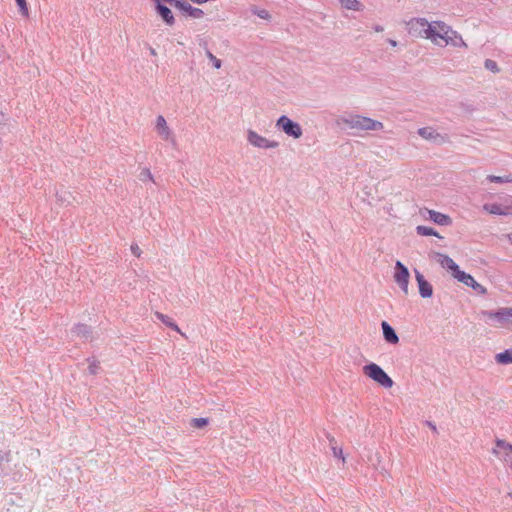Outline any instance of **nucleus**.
Listing matches in <instances>:
<instances>
[{
    "label": "nucleus",
    "mask_w": 512,
    "mask_h": 512,
    "mask_svg": "<svg viewBox=\"0 0 512 512\" xmlns=\"http://www.w3.org/2000/svg\"><path fill=\"white\" fill-rule=\"evenodd\" d=\"M22 16H29V9L26 0H15Z\"/></svg>",
    "instance_id": "obj_34"
},
{
    "label": "nucleus",
    "mask_w": 512,
    "mask_h": 512,
    "mask_svg": "<svg viewBox=\"0 0 512 512\" xmlns=\"http://www.w3.org/2000/svg\"><path fill=\"white\" fill-rule=\"evenodd\" d=\"M508 496L512 499V492L508 493Z\"/></svg>",
    "instance_id": "obj_43"
},
{
    "label": "nucleus",
    "mask_w": 512,
    "mask_h": 512,
    "mask_svg": "<svg viewBox=\"0 0 512 512\" xmlns=\"http://www.w3.org/2000/svg\"><path fill=\"white\" fill-rule=\"evenodd\" d=\"M381 327L385 341L393 345L398 344L399 337L394 328L386 321H382Z\"/></svg>",
    "instance_id": "obj_15"
},
{
    "label": "nucleus",
    "mask_w": 512,
    "mask_h": 512,
    "mask_svg": "<svg viewBox=\"0 0 512 512\" xmlns=\"http://www.w3.org/2000/svg\"><path fill=\"white\" fill-rule=\"evenodd\" d=\"M498 364L506 365L512 363V347L495 355Z\"/></svg>",
    "instance_id": "obj_20"
},
{
    "label": "nucleus",
    "mask_w": 512,
    "mask_h": 512,
    "mask_svg": "<svg viewBox=\"0 0 512 512\" xmlns=\"http://www.w3.org/2000/svg\"><path fill=\"white\" fill-rule=\"evenodd\" d=\"M156 316L159 320H161V322L163 324H165L166 326L170 327L171 329H173L177 332H180L178 325L169 316L164 315L160 312H156Z\"/></svg>",
    "instance_id": "obj_23"
},
{
    "label": "nucleus",
    "mask_w": 512,
    "mask_h": 512,
    "mask_svg": "<svg viewBox=\"0 0 512 512\" xmlns=\"http://www.w3.org/2000/svg\"><path fill=\"white\" fill-rule=\"evenodd\" d=\"M425 424L432 430L433 433L438 434L436 425L431 421H426Z\"/></svg>",
    "instance_id": "obj_37"
},
{
    "label": "nucleus",
    "mask_w": 512,
    "mask_h": 512,
    "mask_svg": "<svg viewBox=\"0 0 512 512\" xmlns=\"http://www.w3.org/2000/svg\"><path fill=\"white\" fill-rule=\"evenodd\" d=\"M484 67L495 74L500 72L497 62L492 59H486L484 61Z\"/></svg>",
    "instance_id": "obj_30"
},
{
    "label": "nucleus",
    "mask_w": 512,
    "mask_h": 512,
    "mask_svg": "<svg viewBox=\"0 0 512 512\" xmlns=\"http://www.w3.org/2000/svg\"><path fill=\"white\" fill-rule=\"evenodd\" d=\"M509 240L511 241L512 243V233L509 235Z\"/></svg>",
    "instance_id": "obj_42"
},
{
    "label": "nucleus",
    "mask_w": 512,
    "mask_h": 512,
    "mask_svg": "<svg viewBox=\"0 0 512 512\" xmlns=\"http://www.w3.org/2000/svg\"><path fill=\"white\" fill-rule=\"evenodd\" d=\"M480 315L499 323L501 326L512 324V308L510 307L500 308L497 311L482 310Z\"/></svg>",
    "instance_id": "obj_5"
},
{
    "label": "nucleus",
    "mask_w": 512,
    "mask_h": 512,
    "mask_svg": "<svg viewBox=\"0 0 512 512\" xmlns=\"http://www.w3.org/2000/svg\"><path fill=\"white\" fill-rule=\"evenodd\" d=\"M452 276L457 279L459 282L461 283H465L469 280V277L471 276V274L469 273H466L462 270H460L459 266L456 268V270H454L452 272Z\"/></svg>",
    "instance_id": "obj_27"
},
{
    "label": "nucleus",
    "mask_w": 512,
    "mask_h": 512,
    "mask_svg": "<svg viewBox=\"0 0 512 512\" xmlns=\"http://www.w3.org/2000/svg\"><path fill=\"white\" fill-rule=\"evenodd\" d=\"M418 134L424 139H434L439 134L431 127H423L418 130Z\"/></svg>",
    "instance_id": "obj_25"
},
{
    "label": "nucleus",
    "mask_w": 512,
    "mask_h": 512,
    "mask_svg": "<svg viewBox=\"0 0 512 512\" xmlns=\"http://www.w3.org/2000/svg\"><path fill=\"white\" fill-rule=\"evenodd\" d=\"M251 12L258 16L261 19L269 20L271 18L270 13L265 9H258L257 7H252Z\"/></svg>",
    "instance_id": "obj_31"
},
{
    "label": "nucleus",
    "mask_w": 512,
    "mask_h": 512,
    "mask_svg": "<svg viewBox=\"0 0 512 512\" xmlns=\"http://www.w3.org/2000/svg\"><path fill=\"white\" fill-rule=\"evenodd\" d=\"M408 33L414 37H433L431 24L425 18H413L407 23Z\"/></svg>",
    "instance_id": "obj_4"
},
{
    "label": "nucleus",
    "mask_w": 512,
    "mask_h": 512,
    "mask_svg": "<svg viewBox=\"0 0 512 512\" xmlns=\"http://www.w3.org/2000/svg\"><path fill=\"white\" fill-rule=\"evenodd\" d=\"M464 285L471 287L476 293L480 295H485L487 293V289L478 283L472 275L469 277V280L464 283Z\"/></svg>",
    "instance_id": "obj_21"
},
{
    "label": "nucleus",
    "mask_w": 512,
    "mask_h": 512,
    "mask_svg": "<svg viewBox=\"0 0 512 512\" xmlns=\"http://www.w3.org/2000/svg\"><path fill=\"white\" fill-rule=\"evenodd\" d=\"M431 24L433 37H428L434 44L445 46L451 44L455 47H467V44L456 31L442 21H434Z\"/></svg>",
    "instance_id": "obj_1"
},
{
    "label": "nucleus",
    "mask_w": 512,
    "mask_h": 512,
    "mask_svg": "<svg viewBox=\"0 0 512 512\" xmlns=\"http://www.w3.org/2000/svg\"><path fill=\"white\" fill-rule=\"evenodd\" d=\"M206 55L216 69L221 68L222 62L220 59H218L216 56H214L209 50L206 51Z\"/></svg>",
    "instance_id": "obj_35"
},
{
    "label": "nucleus",
    "mask_w": 512,
    "mask_h": 512,
    "mask_svg": "<svg viewBox=\"0 0 512 512\" xmlns=\"http://www.w3.org/2000/svg\"><path fill=\"white\" fill-rule=\"evenodd\" d=\"M156 130L163 140L170 141L173 145L176 144L175 137L162 115H159L156 119Z\"/></svg>",
    "instance_id": "obj_12"
},
{
    "label": "nucleus",
    "mask_w": 512,
    "mask_h": 512,
    "mask_svg": "<svg viewBox=\"0 0 512 512\" xmlns=\"http://www.w3.org/2000/svg\"><path fill=\"white\" fill-rule=\"evenodd\" d=\"M342 122L352 129L364 131H378L382 130L384 127L382 122L358 114L343 117Z\"/></svg>",
    "instance_id": "obj_2"
},
{
    "label": "nucleus",
    "mask_w": 512,
    "mask_h": 512,
    "mask_svg": "<svg viewBox=\"0 0 512 512\" xmlns=\"http://www.w3.org/2000/svg\"><path fill=\"white\" fill-rule=\"evenodd\" d=\"M483 209L493 215H512V202L507 205L498 203L485 204Z\"/></svg>",
    "instance_id": "obj_14"
},
{
    "label": "nucleus",
    "mask_w": 512,
    "mask_h": 512,
    "mask_svg": "<svg viewBox=\"0 0 512 512\" xmlns=\"http://www.w3.org/2000/svg\"><path fill=\"white\" fill-rule=\"evenodd\" d=\"M366 376L384 388H391L394 384L392 378L377 364L369 363L363 367Z\"/></svg>",
    "instance_id": "obj_3"
},
{
    "label": "nucleus",
    "mask_w": 512,
    "mask_h": 512,
    "mask_svg": "<svg viewBox=\"0 0 512 512\" xmlns=\"http://www.w3.org/2000/svg\"><path fill=\"white\" fill-rule=\"evenodd\" d=\"M155 4V9L162 20L168 25L173 26L175 24V18L172 11L166 5L169 4L174 7V0H152Z\"/></svg>",
    "instance_id": "obj_8"
},
{
    "label": "nucleus",
    "mask_w": 512,
    "mask_h": 512,
    "mask_svg": "<svg viewBox=\"0 0 512 512\" xmlns=\"http://www.w3.org/2000/svg\"><path fill=\"white\" fill-rule=\"evenodd\" d=\"M437 257V261L439 262V264L443 268L450 270L451 273L458 267V264H456L455 261L446 254L437 253Z\"/></svg>",
    "instance_id": "obj_18"
},
{
    "label": "nucleus",
    "mask_w": 512,
    "mask_h": 512,
    "mask_svg": "<svg viewBox=\"0 0 512 512\" xmlns=\"http://www.w3.org/2000/svg\"><path fill=\"white\" fill-rule=\"evenodd\" d=\"M429 218L436 224L448 226L452 223L450 216L435 210H428Z\"/></svg>",
    "instance_id": "obj_16"
},
{
    "label": "nucleus",
    "mask_w": 512,
    "mask_h": 512,
    "mask_svg": "<svg viewBox=\"0 0 512 512\" xmlns=\"http://www.w3.org/2000/svg\"><path fill=\"white\" fill-rule=\"evenodd\" d=\"M329 442L331 444V450H332V453H333V456L339 460H341L343 463L345 462V457L343 455V450L341 447H337L335 445L336 441H335V438L333 436L329 437Z\"/></svg>",
    "instance_id": "obj_24"
},
{
    "label": "nucleus",
    "mask_w": 512,
    "mask_h": 512,
    "mask_svg": "<svg viewBox=\"0 0 512 512\" xmlns=\"http://www.w3.org/2000/svg\"><path fill=\"white\" fill-rule=\"evenodd\" d=\"M209 419L208 418H192L190 421V425L194 428H203L204 426L208 425Z\"/></svg>",
    "instance_id": "obj_32"
},
{
    "label": "nucleus",
    "mask_w": 512,
    "mask_h": 512,
    "mask_svg": "<svg viewBox=\"0 0 512 512\" xmlns=\"http://www.w3.org/2000/svg\"><path fill=\"white\" fill-rule=\"evenodd\" d=\"M409 277L408 268L401 261H397L395 264L394 280L405 295L408 294Z\"/></svg>",
    "instance_id": "obj_9"
},
{
    "label": "nucleus",
    "mask_w": 512,
    "mask_h": 512,
    "mask_svg": "<svg viewBox=\"0 0 512 512\" xmlns=\"http://www.w3.org/2000/svg\"><path fill=\"white\" fill-rule=\"evenodd\" d=\"M416 232L418 235H421V236H436L438 238H441L439 236L438 232L434 228L424 226V225L417 226Z\"/></svg>",
    "instance_id": "obj_22"
},
{
    "label": "nucleus",
    "mask_w": 512,
    "mask_h": 512,
    "mask_svg": "<svg viewBox=\"0 0 512 512\" xmlns=\"http://www.w3.org/2000/svg\"><path fill=\"white\" fill-rule=\"evenodd\" d=\"M415 279L418 284L419 294L422 298H430L433 295V287L417 269L414 270Z\"/></svg>",
    "instance_id": "obj_13"
},
{
    "label": "nucleus",
    "mask_w": 512,
    "mask_h": 512,
    "mask_svg": "<svg viewBox=\"0 0 512 512\" xmlns=\"http://www.w3.org/2000/svg\"><path fill=\"white\" fill-rule=\"evenodd\" d=\"M343 7L349 10L358 11L360 9V2L358 0H340Z\"/></svg>",
    "instance_id": "obj_28"
},
{
    "label": "nucleus",
    "mask_w": 512,
    "mask_h": 512,
    "mask_svg": "<svg viewBox=\"0 0 512 512\" xmlns=\"http://www.w3.org/2000/svg\"><path fill=\"white\" fill-rule=\"evenodd\" d=\"M489 182L494 183H512V175H506V176H495V175H488L486 178Z\"/></svg>",
    "instance_id": "obj_26"
},
{
    "label": "nucleus",
    "mask_w": 512,
    "mask_h": 512,
    "mask_svg": "<svg viewBox=\"0 0 512 512\" xmlns=\"http://www.w3.org/2000/svg\"><path fill=\"white\" fill-rule=\"evenodd\" d=\"M87 362L89 363L88 371L91 375H96L100 369V363L95 358H87Z\"/></svg>",
    "instance_id": "obj_29"
},
{
    "label": "nucleus",
    "mask_w": 512,
    "mask_h": 512,
    "mask_svg": "<svg viewBox=\"0 0 512 512\" xmlns=\"http://www.w3.org/2000/svg\"><path fill=\"white\" fill-rule=\"evenodd\" d=\"M131 252L134 256H136L138 258L141 256V253H142L140 247L137 244L131 245Z\"/></svg>",
    "instance_id": "obj_36"
},
{
    "label": "nucleus",
    "mask_w": 512,
    "mask_h": 512,
    "mask_svg": "<svg viewBox=\"0 0 512 512\" xmlns=\"http://www.w3.org/2000/svg\"><path fill=\"white\" fill-rule=\"evenodd\" d=\"M391 45L395 46L396 45V42L395 41H391Z\"/></svg>",
    "instance_id": "obj_41"
},
{
    "label": "nucleus",
    "mask_w": 512,
    "mask_h": 512,
    "mask_svg": "<svg viewBox=\"0 0 512 512\" xmlns=\"http://www.w3.org/2000/svg\"><path fill=\"white\" fill-rule=\"evenodd\" d=\"M492 452L499 459L503 460L507 466L512 468V444L505 440L497 439Z\"/></svg>",
    "instance_id": "obj_7"
},
{
    "label": "nucleus",
    "mask_w": 512,
    "mask_h": 512,
    "mask_svg": "<svg viewBox=\"0 0 512 512\" xmlns=\"http://www.w3.org/2000/svg\"><path fill=\"white\" fill-rule=\"evenodd\" d=\"M139 179L142 181V182H146V181H152L154 182V178H153V175L150 171L149 168H143L139 174Z\"/></svg>",
    "instance_id": "obj_33"
},
{
    "label": "nucleus",
    "mask_w": 512,
    "mask_h": 512,
    "mask_svg": "<svg viewBox=\"0 0 512 512\" xmlns=\"http://www.w3.org/2000/svg\"><path fill=\"white\" fill-rule=\"evenodd\" d=\"M451 39L454 41V42H460L458 38H456L454 35H451Z\"/></svg>",
    "instance_id": "obj_39"
},
{
    "label": "nucleus",
    "mask_w": 512,
    "mask_h": 512,
    "mask_svg": "<svg viewBox=\"0 0 512 512\" xmlns=\"http://www.w3.org/2000/svg\"><path fill=\"white\" fill-rule=\"evenodd\" d=\"M276 127L281 129L286 135L298 139L302 136V128L299 123L291 120L289 117L282 115L276 122Z\"/></svg>",
    "instance_id": "obj_6"
},
{
    "label": "nucleus",
    "mask_w": 512,
    "mask_h": 512,
    "mask_svg": "<svg viewBox=\"0 0 512 512\" xmlns=\"http://www.w3.org/2000/svg\"><path fill=\"white\" fill-rule=\"evenodd\" d=\"M375 31H377V32H381V31H383V27H382V26L377 25V26L375 27Z\"/></svg>",
    "instance_id": "obj_38"
},
{
    "label": "nucleus",
    "mask_w": 512,
    "mask_h": 512,
    "mask_svg": "<svg viewBox=\"0 0 512 512\" xmlns=\"http://www.w3.org/2000/svg\"><path fill=\"white\" fill-rule=\"evenodd\" d=\"M56 199L60 205H69L71 200L73 199L72 193L65 189H60L56 191Z\"/></svg>",
    "instance_id": "obj_19"
},
{
    "label": "nucleus",
    "mask_w": 512,
    "mask_h": 512,
    "mask_svg": "<svg viewBox=\"0 0 512 512\" xmlns=\"http://www.w3.org/2000/svg\"><path fill=\"white\" fill-rule=\"evenodd\" d=\"M72 332L79 338L88 340L92 335V329L89 325L84 323H78L72 328Z\"/></svg>",
    "instance_id": "obj_17"
},
{
    "label": "nucleus",
    "mask_w": 512,
    "mask_h": 512,
    "mask_svg": "<svg viewBox=\"0 0 512 512\" xmlns=\"http://www.w3.org/2000/svg\"><path fill=\"white\" fill-rule=\"evenodd\" d=\"M247 141L254 147L262 149L277 148L279 143L275 140H269L253 130H248Z\"/></svg>",
    "instance_id": "obj_10"
},
{
    "label": "nucleus",
    "mask_w": 512,
    "mask_h": 512,
    "mask_svg": "<svg viewBox=\"0 0 512 512\" xmlns=\"http://www.w3.org/2000/svg\"><path fill=\"white\" fill-rule=\"evenodd\" d=\"M174 7L186 13L194 19H200L204 16V11L200 8L193 7L185 0H174Z\"/></svg>",
    "instance_id": "obj_11"
},
{
    "label": "nucleus",
    "mask_w": 512,
    "mask_h": 512,
    "mask_svg": "<svg viewBox=\"0 0 512 512\" xmlns=\"http://www.w3.org/2000/svg\"><path fill=\"white\" fill-rule=\"evenodd\" d=\"M150 53L151 55H156V51L154 48L150 47Z\"/></svg>",
    "instance_id": "obj_40"
}]
</instances>
